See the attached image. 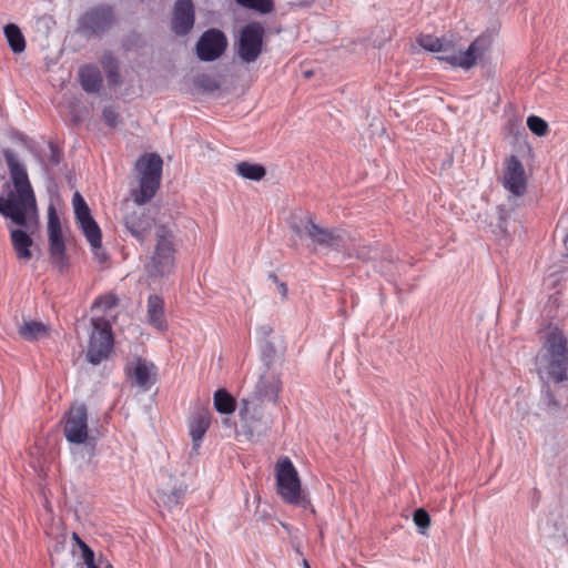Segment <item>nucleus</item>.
Segmentation results:
<instances>
[{"label":"nucleus","mask_w":568,"mask_h":568,"mask_svg":"<svg viewBox=\"0 0 568 568\" xmlns=\"http://www.w3.org/2000/svg\"><path fill=\"white\" fill-rule=\"evenodd\" d=\"M2 155L13 189L6 197L0 195V214L10 220L7 227L17 260L27 263L32 258V235L39 224L37 200L26 165L18 154L10 149H3Z\"/></svg>","instance_id":"1"},{"label":"nucleus","mask_w":568,"mask_h":568,"mask_svg":"<svg viewBox=\"0 0 568 568\" xmlns=\"http://www.w3.org/2000/svg\"><path fill=\"white\" fill-rule=\"evenodd\" d=\"M418 44L430 52H440L437 59L463 70L471 69L490 47V40L486 36L477 37L466 50L457 49L455 42L446 37H433L422 34L417 39Z\"/></svg>","instance_id":"2"},{"label":"nucleus","mask_w":568,"mask_h":568,"mask_svg":"<svg viewBox=\"0 0 568 568\" xmlns=\"http://www.w3.org/2000/svg\"><path fill=\"white\" fill-rule=\"evenodd\" d=\"M163 161L156 153L140 156L135 162L139 172V190L132 192L135 204L143 205L158 192L161 182Z\"/></svg>","instance_id":"3"},{"label":"nucleus","mask_w":568,"mask_h":568,"mask_svg":"<svg viewBox=\"0 0 568 568\" xmlns=\"http://www.w3.org/2000/svg\"><path fill=\"white\" fill-rule=\"evenodd\" d=\"M545 361L547 363L546 369L548 376L555 383L567 381L568 375V342L564 334L559 331H554L548 334L547 341L544 345Z\"/></svg>","instance_id":"4"},{"label":"nucleus","mask_w":568,"mask_h":568,"mask_svg":"<svg viewBox=\"0 0 568 568\" xmlns=\"http://www.w3.org/2000/svg\"><path fill=\"white\" fill-rule=\"evenodd\" d=\"M91 323L93 329L89 336L87 358L89 363L98 365L109 357L113 348V335L104 317H93Z\"/></svg>","instance_id":"5"},{"label":"nucleus","mask_w":568,"mask_h":568,"mask_svg":"<svg viewBox=\"0 0 568 568\" xmlns=\"http://www.w3.org/2000/svg\"><path fill=\"white\" fill-rule=\"evenodd\" d=\"M277 493L284 501L301 505V481L297 471L288 457H283L276 465Z\"/></svg>","instance_id":"6"},{"label":"nucleus","mask_w":568,"mask_h":568,"mask_svg":"<svg viewBox=\"0 0 568 568\" xmlns=\"http://www.w3.org/2000/svg\"><path fill=\"white\" fill-rule=\"evenodd\" d=\"M115 22L112 7L101 4L87 10L78 21V32L85 37L101 36Z\"/></svg>","instance_id":"7"},{"label":"nucleus","mask_w":568,"mask_h":568,"mask_svg":"<svg viewBox=\"0 0 568 568\" xmlns=\"http://www.w3.org/2000/svg\"><path fill=\"white\" fill-rule=\"evenodd\" d=\"M156 246L151 261V275H166L174 266V246L172 232L161 225L156 229Z\"/></svg>","instance_id":"8"},{"label":"nucleus","mask_w":568,"mask_h":568,"mask_svg":"<svg viewBox=\"0 0 568 568\" xmlns=\"http://www.w3.org/2000/svg\"><path fill=\"white\" fill-rule=\"evenodd\" d=\"M291 227L300 237L307 236L313 244L324 248H337L342 242L338 234L320 226L311 216L302 219L298 223H293Z\"/></svg>","instance_id":"9"},{"label":"nucleus","mask_w":568,"mask_h":568,"mask_svg":"<svg viewBox=\"0 0 568 568\" xmlns=\"http://www.w3.org/2000/svg\"><path fill=\"white\" fill-rule=\"evenodd\" d=\"M63 434L71 444L80 445L88 440V409L84 404H74L65 413Z\"/></svg>","instance_id":"10"},{"label":"nucleus","mask_w":568,"mask_h":568,"mask_svg":"<svg viewBox=\"0 0 568 568\" xmlns=\"http://www.w3.org/2000/svg\"><path fill=\"white\" fill-rule=\"evenodd\" d=\"M264 28L258 22H251L243 27L240 33L237 54L246 63L257 60L262 52Z\"/></svg>","instance_id":"11"},{"label":"nucleus","mask_w":568,"mask_h":568,"mask_svg":"<svg viewBox=\"0 0 568 568\" xmlns=\"http://www.w3.org/2000/svg\"><path fill=\"white\" fill-rule=\"evenodd\" d=\"M227 47L225 34L219 29H209L196 43V54L201 61L210 62L219 59Z\"/></svg>","instance_id":"12"},{"label":"nucleus","mask_w":568,"mask_h":568,"mask_svg":"<svg viewBox=\"0 0 568 568\" xmlns=\"http://www.w3.org/2000/svg\"><path fill=\"white\" fill-rule=\"evenodd\" d=\"M48 236L52 262L60 271H62L65 268L68 260L65 255V245L62 239L60 220L53 207H50L49 210Z\"/></svg>","instance_id":"13"},{"label":"nucleus","mask_w":568,"mask_h":568,"mask_svg":"<svg viewBox=\"0 0 568 568\" xmlns=\"http://www.w3.org/2000/svg\"><path fill=\"white\" fill-rule=\"evenodd\" d=\"M123 222L130 234L141 242L150 233L153 224V220L146 214L145 209L139 204L125 207Z\"/></svg>","instance_id":"14"},{"label":"nucleus","mask_w":568,"mask_h":568,"mask_svg":"<svg viewBox=\"0 0 568 568\" xmlns=\"http://www.w3.org/2000/svg\"><path fill=\"white\" fill-rule=\"evenodd\" d=\"M503 185L515 196L524 195L527 190L524 165L515 155L506 162Z\"/></svg>","instance_id":"15"},{"label":"nucleus","mask_w":568,"mask_h":568,"mask_svg":"<svg viewBox=\"0 0 568 568\" xmlns=\"http://www.w3.org/2000/svg\"><path fill=\"white\" fill-rule=\"evenodd\" d=\"M195 21L192 0H176L173 8L171 29L178 36L187 34Z\"/></svg>","instance_id":"16"},{"label":"nucleus","mask_w":568,"mask_h":568,"mask_svg":"<svg viewBox=\"0 0 568 568\" xmlns=\"http://www.w3.org/2000/svg\"><path fill=\"white\" fill-rule=\"evenodd\" d=\"M73 539L81 550V561L73 564L71 559L69 564H64L59 568H113L102 556L97 558L94 551L75 532H73Z\"/></svg>","instance_id":"17"},{"label":"nucleus","mask_w":568,"mask_h":568,"mask_svg":"<svg viewBox=\"0 0 568 568\" xmlns=\"http://www.w3.org/2000/svg\"><path fill=\"white\" fill-rule=\"evenodd\" d=\"M129 377L143 390H149L155 383V367L152 363L138 358L134 367L128 368Z\"/></svg>","instance_id":"18"},{"label":"nucleus","mask_w":568,"mask_h":568,"mask_svg":"<svg viewBox=\"0 0 568 568\" xmlns=\"http://www.w3.org/2000/svg\"><path fill=\"white\" fill-rule=\"evenodd\" d=\"M146 316L149 324L158 331L163 332L168 328L164 314V301L158 294H151L148 297Z\"/></svg>","instance_id":"19"},{"label":"nucleus","mask_w":568,"mask_h":568,"mask_svg":"<svg viewBox=\"0 0 568 568\" xmlns=\"http://www.w3.org/2000/svg\"><path fill=\"white\" fill-rule=\"evenodd\" d=\"M78 224L82 230L84 236L87 237L88 242L90 243L94 252V255L99 258L100 262H103L106 256L102 251V234L97 222L92 217Z\"/></svg>","instance_id":"20"},{"label":"nucleus","mask_w":568,"mask_h":568,"mask_svg":"<svg viewBox=\"0 0 568 568\" xmlns=\"http://www.w3.org/2000/svg\"><path fill=\"white\" fill-rule=\"evenodd\" d=\"M79 79L82 89L88 93H97L102 87V75L98 67L83 65L79 70Z\"/></svg>","instance_id":"21"},{"label":"nucleus","mask_w":568,"mask_h":568,"mask_svg":"<svg viewBox=\"0 0 568 568\" xmlns=\"http://www.w3.org/2000/svg\"><path fill=\"white\" fill-rule=\"evenodd\" d=\"M255 388L260 398L275 402L281 390V381L274 375H263Z\"/></svg>","instance_id":"22"},{"label":"nucleus","mask_w":568,"mask_h":568,"mask_svg":"<svg viewBox=\"0 0 568 568\" xmlns=\"http://www.w3.org/2000/svg\"><path fill=\"white\" fill-rule=\"evenodd\" d=\"M210 417L206 413L196 414L190 422V436L194 450L200 448L202 439L210 427Z\"/></svg>","instance_id":"23"},{"label":"nucleus","mask_w":568,"mask_h":568,"mask_svg":"<svg viewBox=\"0 0 568 568\" xmlns=\"http://www.w3.org/2000/svg\"><path fill=\"white\" fill-rule=\"evenodd\" d=\"M18 333L23 339L34 342L48 334V326L38 321H24L19 326Z\"/></svg>","instance_id":"24"},{"label":"nucleus","mask_w":568,"mask_h":568,"mask_svg":"<svg viewBox=\"0 0 568 568\" xmlns=\"http://www.w3.org/2000/svg\"><path fill=\"white\" fill-rule=\"evenodd\" d=\"M235 173L245 180L261 181L266 174L263 165L251 162H239L235 164Z\"/></svg>","instance_id":"25"},{"label":"nucleus","mask_w":568,"mask_h":568,"mask_svg":"<svg viewBox=\"0 0 568 568\" xmlns=\"http://www.w3.org/2000/svg\"><path fill=\"white\" fill-rule=\"evenodd\" d=\"M8 44L13 53H21L26 50V40L20 28L9 23L3 29Z\"/></svg>","instance_id":"26"},{"label":"nucleus","mask_w":568,"mask_h":568,"mask_svg":"<svg viewBox=\"0 0 568 568\" xmlns=\"http://www.w3.org/2000/svg\"><path fill=\"white\" fill-rule=\"evenodd\" d=\"M213 399L219 413L231 414L235 410V399L225 389H217Z\"/></svg>","instance_id":"27"},{"label":"nucleus","mask_w":568,"mask_h":568,"mask_svg":"<svg viewBox=\"0 0 568 568\" xmlns=\"http://www.w3.org/2000/svg\"><path fill=\"white\" fill-rule=\"evenodd\" d=\"M72 205L78 223L92 219L90 209L87 202L84 201L83 196L79 192H75L73 194Z\"/></svg>","instance_id":"28"},{"label":"nucleus","mask_w":568,"mask_h":568,"mask_svg":"<svg viewBox=\"0 0 568 568\" xmlns=\"http://www.w3.org/2000/svg\"><path fill=\"white\" fill-rule=\"evenodd\" d=\"M240 6L266 14L273 11V0H235Z\"/></svg>","instance_id":"29"},{"label":"nucleus","mask_w":568,"mask_h":568,"mask_svg":"<svg viewBox=\"0 0 568 568\" xmlns=\"http://www.w3.org/2000/svg\"><path fill=\"white\" fill-rule=\"evenodd\" d=\"M527 126L537 136H544L548 132V123L537 115L527 118Z\"/></svg>","instance_id":"30"},{"label":"nucleus","mask_w":568,"mask_h":568,"mask_svg":"<svg viewBox=\"0 0 568 568\" xmlns=\"http://www.w3.org/2000/svg\"><path fill=\"white\" fill-rule=\"evenodd\" d=\"M413 520L417 526L418 531L422 535H425L430 525V517L428 513L423 508H418L414 511Z\"/></svg>","instance_id":"31"},{"label":"nucleus","mask_w":568,"mask_h":568,"mask_svg":"<svg viewBox=\"0 0 568 568\" xmlns=\"http://www.w3.org/2000/svg\"><path fill=\"white\" fill-rule=\"evenodd\" d=\"M378 256H381V261L378 262V265H375V267L378 268V271L382 274H385V275L390 274L393 268L395 267L393 253L392 252H385V253L379 252Z\"/></svg>","instance_id":"32"},{"label":"nucleus","mask_w":568,"mask_h":568,"mask_svg":"<svg viewBox=\"0 0 568 568\" xmlns=\"http://www.w3.org/2000/svg\"><path fill=\"white\" fill-rule=\"evenodd\" d=\"M118 305V297L113 294L99 296L94 303L93 308H101L102 311L112 310Z\"/></svg>","instance_id":"33"},{"label":"nucleus","mask_w":568,"mask_h":568,"mask_svg":"<svg viewBox=\"0 0 568 568\" xmlns=\"http://www.w3.org/2000/svg\"><path fill=\"white\" fill-rule=\"evenodd\" d=\"M261 353H262V359L266 365H270L275 356V347L272 342L264 341L261 342Z\"/></svg>","instance_id":"34"},{"label":"nucleus","mask_w":568,"mask_h":568,"mask_svg":"<svg viewBox=\"0 0 568 568\" xmlns=\"http://www.w3.org/2000/svg\"><path fill=\"white\" fill-rule=\"evenodd\" d=\"M379 255V251L375 247L363 245L356 250V256L364 261L375 260Z\"/></svg>","instance_id":"35"},{"label":"nucleus","mask_w":568,"mask_h":568,"mask_svg":"<svg viewBox=\"0 0 568 568\" xmlns=\"http://www.w3.org/2000/svg\"><path fill=\"white\" fill-rule=\"evenodd\" d=\"M102 116H103L104 122L111 128H115L119 123V114L111 106L103 109Z\"/></svg>","instance_id":"36"},{"label":"nucleus","mask_w":568,"mask_h":568,"mask_svg":"<svg viewBox=\"0 0 568 568\" xmlns=\"http://www.w3.org/2000/svg\"><path fill=\"white\" fill-rule=\"evenodd\" d=\"M101 64L104 71L119 69L118 60L110 51L104 52L101 58Z\"/></svg>","instance_id":"37"},{"label":"nucleus","mask_w":568,"mask_h":568,"mask_svg":"<svg viewBox=\"0 0 568 568\" xmlns=\"http://www.w3.org/2000/svg\"><path fill=\"white\" fill-rule=\"evenodd\" d=\"M197 84L201 88L209 90V91H214V90L219 89V83L215 80H213L206 75L201 77L197 80Z\"/></svg>","instance_id":"38"},{"label":"nucleus","mask_w":568,"mask_h":568,"mask_svg":"<svg viewBox=\"0 0 568 568\" xmlns=\"http://www.w3.org/2000/svg\"><path fill=\"white\" fill-rule=\"evenodd\" d=\"M105 73L110 85L121 84V75L119 73V69L108 70Z\"/></svg>","instance_id":"39"},{"label":"nucleus","mask_w":568,"mask_h":568,"mask_svg":"<svg viewBox=\"0 0 568 568\" xmlns=\"http://www.w3.org/2000/svg\"><path fill=\"white\" fill-rule=\"evenodd\" d=\"M544 397L546 399L548 407L557 408L559 406V403L555 398L554 394L550 392L549 386L546 385L545 389L542 390Z\"/></svg>","instance_id":"40"},{"label":"nucleus","mask_w":568,"mask_h":568,"mask_svg":"<svg viewBox=\"0 0 568 568\" xmlns=\"http://www.w3.org/2000/svg\"><path fill=\"white\" fill-rule=\"evenodd\" d=\"M273 332V327L268 324H264V325H261L258 328H257V334L260 336V341L261 342H264V341H268V336L272 334Z\"/></svg>","instance_id":"41"},{"label":"nucleus","mask_w":568,"mask_h":568,"mask_svg":"<svg viewBox=\"0 0 568 568\" xmlns=\"http://www.w3.org/2000/svg\"><path fill=\"white\" fill-rule=\"evenodd\" d=\"M276 285H277L278 292L282 295V297H286V295H287V286H286V284L283 283V282H280Z\"/></svg>","instance_id":"42"},{"label":"nucleus","mask_w":568,"mask_h":568,"mask_svg":"<svg viewBox=\"0 0 568 568\" xmlns=\"http://www.w3.org/2000/svg\"><path fill=\"white\" fill-rule=\"evenodd\" d=\"M506 220V214L504 209H499V226L503 227V224Z\"/></svg>","instance_id":"43"},{"label":"nucleus","mask_w":568,"mask_h":568,"mask_svg":"<svg viewBox=\"0 0 568 568\" xmlns=\"http://www.w3.org/2000/svg\"><path fill=\"white\" fill-rule=\"evenodd\" d=\"M51 150H52V156H51L52 162L57 164V163H59V155L57 154V151L53 146H51Z\"/></svg>","instance_id":"44"},{"label":"nucleus","mask_w":568,"mask_h":568,"mask_svg":"<svg viewBox=\"0 0 568 568\" xmlns=\"http://www.w3.org/2000/svg\"><path fill=\"white\" fill-rule=\"evenodd\" d=\"M270 278H271L275 284L280 283L278 277H277L275 274H273V273H272V274H270Z\"/></svg>","instance_id":"45"},{"label":"nucleus","mask_w":568,"mask_h":568,"mask_svg":"<svg viewBox=\"0 0 568 568\" xmlns=\"http://www.w3.org/2000/svg\"><path fill=\"white\" fill-rule=\"evenodd\" d=\"M303 568H311L310 564L307 562V560H303Z\"/></svg>","instance_id":"46"}]
</instances>
